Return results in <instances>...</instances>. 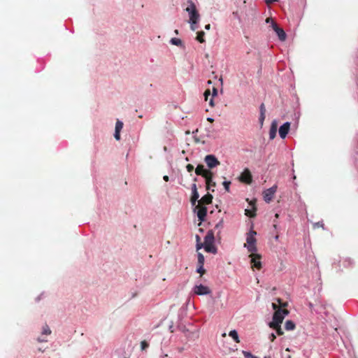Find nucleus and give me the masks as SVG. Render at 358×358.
Instances as JSON below:
<instances>
[{"label": "nucleus", "mask_w": 358, "mask_h": 358, "mask_svg": "<svg viewBox=\"0 0 358 358\" xmlns=\"http://www.w3.org/2000/svg\"><path fill=\"white\" fill-rule=\"evenodd\" d=\"M289 311L287 309H278L274 312L273 315V320L269 323V326L277 327L278 324H281L284 317L288 315Z\"/></svg>", "instance_id": "3"}, {"label": "nucleus", "mask_w": 358, "mask_h": 358, "mask_svg": "<svg viewBox=\"0 0 358 358\" xmlns=\"http://www.w3.org/2000/svg\"><path fill=\"white\" fill-rule=\"evenodd\" d=\"M278 189V186L276 185H274L271 187L266 189L263 192V196L264 199L266 203H270L274 196V194H275Z\"/></svg>", "instance_id": "5"}, {"label": "nucleus", "mask_w": 358, "mask_h": 358, "mask_svg": "<svg viewBox=\"0 0 358 358\" xmlns=\"http://www.w3.org/2000/svg\"><path fill=\"white\" fill-rule=\"evenodd\" d=\"M285 329L287 331L294 330L295 329V324L292 320H287L285 322Z\"/></svg>", "instance_id": "21"}, {"label": "nucleus", "mask_w": 358, "mask_h": 358, "mask_svg": "<svg viewBox=\"0 0 358 358\" xmlns=\"http://www.w3.org/2000/svg\"><path fill=\"white\" fill-rule=\"evenodd\" d=\"M253 358H258V357H255V356Z\"/></svg>", "instance_id": "56"}, {"label": "nucleus", "mask_w": 358, "mask_h": 358, "mask_svg": "<svg viewBox=\"0 0 358 358\" xmlns=\"http://www.w3.org/2000/svg\"><path fill=\"white\" fill-rule=\"evenodd\" d=\"M243 354L245 358H253L255 357L250 352H247V351H243Z\"/></svg>", "instance_id": "32"}, {"label": "nucleus", "mask_w": 358, "mask_h": 358, "mask_svg": "<svg viewBox=\"0 0 358 358\" xmlns=\"http://www.w3.org/2000/svg\"><path fill=\"white\" fill-rule=\"evenodd\" d=\"M256 210L257 209H256L255 207H254L252 208V210L246 209L245 210V215H247V216H248L250 217H254L256 215V213H255Z\"/></svg>", "instance_id": "23"}, {"label": "nucleus", "mask_w": 358, "mask_h": 358, "mask_svg": "<svg viewBox=\"0 0 358 358\" xmlns=\"http://www.w3.org/2000/svg\"><path fill=\"white\" fill-rule=\"evenodd\" d=\"M192 195L191 196L190 201H191L192 206H194L199 197V194L197 192L196 185L195 183H194L192 186Z\"/></svg>", "instance_id": "15"}, {"label": "nucleus", "mask_w": 358, "mask_h": 358, "mask_svg": "<svg viewBox=\"0 0 358 358\" xmlns=\"http://www.w3.org/2000/svg\"><path fill=\"white\" fill-rule=\"evenodd\" d=\"M51 334V330L50 329V327H48V324H45L43 327V330H42V335H50Z\"/></svg>", "instance_id": "25"}, {"label": "nucleus", "mask_w": 358, "mask_h": 358, "mask_svg": "<svg viewBox=\"0 0 358 358\" xmlns=\"http://www.w3.org/2000/svg\"><path fill=\"white\" fill-rule=\"evenodd\" d=\"M288 358H292L290 355L288 356Z\"/></svg>", "instance_id": "55"}, {"label": "nucleus", "mask_w": 358, "mask_h": 358, "mask_svg": "<svg viewBox=\"0 0 358 358\" xmlns=\"http://www.w3.org/2000/svg\"><path fill=\"white\" fill-rule=\"evenodd\" d=\"M257 232L254 230H250L247 234L246 243L244 244V247L248 249L249 252H256L257 251V239L255 236Z\"/></svg>", "instance_id": "2"}, {"label": "nucleus", "mask_w": 358, "mask_h": 358, "mask_svg": "<svg viewBox=\"0 0 358 358\" xmlns=\"http://www.w3.org/2000/svg\"><path fill=\"white\" fill-rule=\"evenodd\" d=\"M229 336H231L236 343H239L240 340L238 338V333L236 330H231L229 334Z\"/></svg>", "instance_id": "22"}, {"label": "nucleus", "mask_w": 358, "mask_h": 358, "mask_svg": "<svg viewBox=\"0 0 358 358\" xmlns=\"http://www.w3.org/2000/svg\"><path fill=\"white\" fill-rule=\"evenodd\" d=\"M213 172H211V175H208L205 178L207 190H210L212 187H215L216 186V182L213 181Z\"/></svg>", "instance_id": "17"}, {"label": "nucleus", "mask_w": 358, "mask_h": 358, "mask_svg": "<svg viewBox=\"0 0 358 358\" xmlns=\"http://www.w3.org/2000/svg\"><path fill=\"white\" fill-rule=\"evenodd\" d=\"M205 29L207 30H209L210 29V24H206L205 26Z\"/></svg>", "instance_id": "45"}, {"label": "nucleus", "mask_w": 358, "mask_h": 358, "mask_svg": "<svg viewBox=\"0 0 358 358\" xmlns=\"http://www.w3.org/2000/svg\"><path fill=\"white\" fill-rule=\"evenodd\" d=\"M223 227V220H220L215 227V229Z\"/></svg>", "instance_id": "36"}, {"label": "nucleus", "mask_w": 358, "mask_h": 358, "mask_svg": "<svg viewBox=\"0 0 358 358\" xmlns=\"http://www.w3.org/2000/svg\"><path fill=\"white\" fill-rule=\"evenodd\" d=\"M207 120H208V122H214V120H213V118H211V117H208V118H207Z\"/></svg>", "instance_id": "47"}, {"label": "nucleus", "mask_w": 358, "mask_h": 358, "mask_svg": "<svg viewBox=\"0 0 358 358\" xmlns=\"http://www.w3.org/2000/svg\"><path fill=\"white\" fill-rule=\"evenodd\" d=\"M37 340H38V342H40V343H41V342H47V341H48V340H47V339H45V338H41V337L38 338V339H37Z\"/></svg>", "instance_id": "43"}, {"label": "nucleus", "mask_w": 358, "mask_h": 358, "mask_svg": "<svg viewBox=\"0 0 358 358\" xmlns=\"http://www.w3.org/2000/svg\"><path fill=\"white\" fill-rule=\"evenodd\" d=\"M196 241H197V243H198V242H199V241H200V237H199L198 235H196Z\"/></svg>", "instance_id": "49"}, {"label": "nucleus", "mask_w": 358, "mask_h": 358, "mask_svg": "<svg viewBox=\"0 0 358 358\" xmlns=\"http://www.w3.org/2000/svg\"><path fill=\"white\" fill-rule=\"evenodd\" d=\"M214 239V232L212 230L208 231L205 236L203 244L213 243Z\"/></svg>", "instance_id": "18"}, {"label": "nucleus", "mask_w": 358, "mask_h": 358, "mask_svg": "<svg viewBox=\"0 0 358 358\" xmlns=\"http://www.w3.org/2000/svg\"><path fill=\"white\" fill-rule=\"evenodd\" d=\"M290 129V123L287 122L280 126L279 129V135L282 138H285Z\"/></svg>", "instance_id": "12"}, {"label": "nucleus", "mask_w": 358, "mask_h": 358, "mask_svg": "<svg viewBox=\"0 0 358 358\" xmlns=\"http://www.w3.org/2000/svg\"><path fill=\"white\" fill-rule=\"evenodd\" d=\"M259 110H260V114L265 115V113H266V108H265L264 103H262L260 105Z\"/></svg>", "instance_id": "33"}, {"label": "nucleus", "mask_w": 358, "mask_h": 358, "mask_svg": "<svg viewBox=\"0 0 358 358\" xmlns=\"http://www.w3.org/2000/svg\"><path fill=\"white\" fill-rule=\"evenodd\" d=\"M149 345L145 341H143L141 342V348L142 350H145L147 348H148Z\"/></svg>", "instance_id": "30"}, {"label": "nucleus", "mask_w": 358, "mask_h": 358, "mask_svg": "<svg viewBox=\"0 0 358 358\" xmlns=\"http://www.w3.org/2000/svg\"><path fill=\"white\" fill-rule=\"evenodd\" d=\"M276 300H277L278 303H279L280 308H279L276 303H273L272 308L273 310H275V311H276V310H278V309H282V308H285V306H287V303H283L280 299L278 298Z\"/></svg>", "instance_id": "20"}, {"label": "nucleus", "mask_w": 358, "mask_h": 358, "mask_svg": "<svg viewBox=\"0 0 358 358\" xmlns=\"http://www.w3.org/2000/svg\"><path fill=\"white\" fill-rule=\"evenodd\" d=\"M162 358H169V356L167 354L162 356Z\"/></svg>", "instance_id": "50"}, {"label": "nucleus", "mask_w": 358, "mask_h": 358, "mask_svg": "<svg viewBox=\"0 0 358 358\" xmlns=\"http://www.w3.org/2000/svg\"><path fill=\"white\" fill-rule=\"evenodd\" d=\"M171 44L177 45V46L182 45V41L180 38H171Z\"/></svg>", "instance_id": "27"}, {"label": "nucleus", "mask_w": 358, "mask_h": 358, "mask_svg": "<svg viewBox=\"0 0 358 358\" xmlns=\"http://www.w3.org/2000/svg\"><path fill=\"white\" fill-rule=\"evenodd\" d=\"M124 358H129V356H125Z\"/></svg>", "instance_id": "53"}, {"label": "nucleus", "mask_w": 358, "mask_h": 358, "mask_svg": "<svg viewBox=\"0 0 358 358\" xmlns=\"http://www.w3.org/2000/svg\"><path fill=\"white\" fill-rule=\"evenodd\" d=\"M217 90L215 87L213 88V96H217Z\"/></svg>", "instance_id": "40"}, {"label": "nucleus", "mask_w": 358, "mask_h": 358, "mask_svg": "<svg viewBox=\"0 0 358 358\" xmlns=\"http://www.w3.org/2000/svg\"><path fill=\"white\" fill-rule=\"evenodd\" d=\"M276 336L274 334H271L270 336H269V339L271 342L274 341V340L275 339Z\"/></svg>", "instance_id": "38"}, {"label": "nucleus", "mask_w": 358, "mask_h": 358, "mask_svg": "<svg viewBox=\"0 0 358 358\" xmlns=\"http://www.w3.org/2000/svg\"><path fill=\"white\" fill-rule=\"evenodd\" d=\"M194 210L196 212V215L199 221H204L207 215V208L204 206L198 204L196 206Z\"/></svg>", "instance_id": "7"}, {"label": "nucleus", "mask_w": 358, "mask_h": 358, "mask_svg": "<svg viewBox=\"0 0 358 358\" xmlns=\"http://www.w3.org/2000/svg\"><path fill=\"white\" fill-rule=\"evenodd\" d=\"M239 180L246 184H251L252 182V176L248 169H245L241 176H239Z\"/></svg>", "instance_id": "8"}, {"label": "nucleus", "mask_w": 358, "mask_h": 358, "mask_svg": "<svg viewBox=\"0 0 358 358\" xmlns=\"http://www.w3.org/2000/svg\"><path fill=\"white\" fill-rule=\"evenodd\" d=\"M204 264V257L203 255L199 252L198 253V265H203Z\"/></svg>", "instance_id": "28"}, {"label": "nucleus", "mask_w": 358, "mask_h": 358, "mask_svg": "<svg viewBox=\"0 0 358 358\" xmlns=\"http://www.w3.org/2000/svg\"><path fill=\"white\" fill-rule=\"evenodd\" d=\"M278 0H265V2L266 4L269 5L275 1H277Z\"/></svg>", "instance_id": "42"}, {"label": "nucleus", "mask_w": 358, "mask_h": 358, "mask_svg": "<svg viewBox=\"0 0 358 358\" xmlns=\"http://www.w3.org/2000/svg\"><path fill=\"white\" fill-rule=\"evenodd\" d=\"M273 22H274L272 18H270V17H267L266 20V23H270V22L271 23V27H273Z\"/></svg>", "instance_id": "39"}, {"label": "nucleus", "mask_w": 358, "mask_h": 358, "mask_svg": "<svg viewBox=\"0 0 358 358\" xmlns=\"http://www.w3.org/2000/svg\"><path fill=\"white\" fill-rule=\"evenodd\" d=\"M265 358H266V357H265Z\"/></svg>", "instance_id": "57"}, {"label": "nucleus", "mask_w": 358, "mask_h": 358, "mask_svg": "<svg viewBox=\"0 0 358 358\" xmlns=\"http://www.w3.org/2000/svg\"><path fill=\"white\" fill-rule=\"evenodd\" d=\"M249 257L250 258L251 268L252 269L257 268V270H260L262 267L261 262L262 256L259 254L251 252L249 255Z\"/></svg>", "instance_id": "4"}, {"label": "nucleus", "mask_w": 358, "mask_h": 358, "mask_svg": "<svg viewBox=\"0 0 358 358\" xmlns=\"http://www.w3.org/2000/svg\"><path fill=\"white\" fill-rule=\"evenodd\" d=\"M204 249L208 252H211L215 254L217 252V249L214 246L213 243L210 244H203Z\"/></svg>", "instance_id": "19"}, {"label": "nucleus", "mask_w": 358, "mask_h": 358, "mask_svg": "<svg viewBox=\"0 0 358 358\" xmlns=\"http://www.w3.org/2000/svg\"><path fill=\"white\" fill-rule=\"evenodd\" d=\"M196 271L201 274V275H203L206 272V270L203 268V265H198Z\"/></svg>", "instance_id": "29"}, {"label": "nucleus", "mask_w": 358, "mask_h": 358, "mask_svg": "<svg viewBox=\"0 0 358 358\" xmlns=\"http://www.w3.org/2000/svg\"><path fill=\"white\" fill-rule=\"evenodd\" d=\"M163 178H164V180L165 181H168L169 180V176H164Z\"/></svg>", "instance_id": "48"}, {"label": "nucleus", "mask_w": 358, "mask_h": 358, "mask_svg": "<svg viewBox=\"0 0 358 358\" xmlns=\"http://www.w3.org/2000/svg\"><path fill=\"white\" fill-rule=\"evenodd\" d=\"M204 161L209 169H213L220 164L218 159L213 155H206Z\"/></svg>", "instance_id": "6"}, {"label": "nucleus", "mask_w": 358, "mask_h": 358, "mask_svg": "<svg viewBox=\"0 0 358 358\" xmlns=\"http://www.w3.org/2000/svg\"><path fill=\"white\" fill-rule=\"evenodd\" d=\"M211 83H212L211 80L208 81V84H211Z\"/></svg>", "instance_id": "52"}, {"label": "nucleus", "mask_w": 358, "mask_h": 358, "mask_svg": "<svg viewBox=\"0 0 358 358\" xmlns=\"http://www.w3.org/2000/svg\"><path fill=\"white\" fill-rule=\"evenodd\" d=\"M188 6L185 8V11L189 13V20L192 30L196 29L195 24L199 22L200 15L196 9V5L192 0L187 1Z\"/></svg>", "instance_id": "1"}, {"label": "nucleus", "mask_w": 358, "mask_h": 358, "mask_svg": "<svg viewBox=\"0 0 358 358\" xmlns=\"http://www.w3.org/2000/svg\"><path fill=\"white\" fill-rule=\"evenodd\" d=\"M269 327L271 329H275L278 336H282L284 334L282 329H281L280 324H278V326L276 327H273V326H269Z\"/></svg>", "instance_id": "26"}, {"label": "nucleus", "mask_w": 358, "mask_h": 358, "mask_svg": "<svg viewBox=\"0 0 358 358\" xmlns=\"http://www.w3.org/2000/svg\"><path fill=\"white\" fill-rule=\"evenodd\" d=\"M222 184H223L226 191L229 192V186L231 185V182L230 181H224Z\"/></svg>", "instance_id": "31"}, {"label": "nucleus", "mask_w": 358, "mask_h": 358, "mask_svg": "<svg viewBox=\"0 0 358 358\" xmlns=\"http://www.w3.org/2000/svg\"><path fill=\"white\" fill-rule=\"evenodd\" d=\"M213 198V196L210 193H208L202 196L199 201H198V204L201 206L210 204L212 203Z\"/></svg>", "instance_id": "13"}, {"label": "nucleus", "mask_w": 358, "mask_h": 358, "mask_svg": "<svg viewBox=\"0 0 358 358\" xmlns=\"http://www.w3.org/2000/svg\"><path fill=\"white\" fill-rule=\"evenodd\" d=\"M122 127L123 123L117 120L115 124V131L114 134V137L117 141H119L120 139V131Z\"/></svg>", "instance_id": "16"}, {"label": "nucleus", "mask_w": 358, "mask_h": 358, "mask_svg": "<svg viewBox=\"0 0 358 358\" xmlns=\"http://www.w3.org/2000/svg\"><path fill=\"white\" fill-rule=\"evenodd\" d=\"M264 120H265V115L260 114L259 120V123H260L261 126L263 125Z\"/></svg>", "instance_id": "34"}, {"label": "nucleus", "mask_w": 358, "mask_h": 358, "mask_svg": "<svg viewBox=\"0 0 358 358\" xmlns=\"http://www.w3.org/2000/svg\"><path fill=\"white\" fill-rule=\"evenodd\" d=\"M186 169L187 171L190 173L194 170V166L190 164H188L186 166Z\"/></svg>", "instance_id": "35"}, {"label": "nucleus", "mask_w": 358, "mask_h": 358, "mask_svg": "<svg viewBox=\"0 0 358 358\" xmlns=\"http://www.w3.org/2000/svg\"><path fill=\"white\" fill-rule=\"evenodd\" d=\"M278 129V122L276 120H273L271 123V128L269 130V138L273 140L276 136Z\"/></svg>", "instance_id": "14"}, {"label": "nucleus", "mask_w": 358, "mask_h": 358, "mask_svg": "<svg viewBox=\"0 0 358 358\" xmlns=\"http://www.w3.org/2000/svg\"><path fill=\"white\" fill-rule=\"evenodd\" d=\"M204 35H205V33L203 31L197 32L196 40L201 43H204L205 42Z\"/></svg>", "instance_id": "24"}, {"label": "nucleus", "mask_w": 358, "mask_h": 358, "mask_svg": "<svg viewBox=\"0 0 358 358\" xmlns=\"http://www.w3.org/2000/svg\"><path fill=\"white\" fill-rule=\"evenodd\" d=\"M210 292V288L203 285H196L194 287V293L197 295H206Z\"/></svg>", "instance_id": "9"}, {"label": "nucleus", "mask_w": 358, "mask_h": 358, "mask_svg": "<svg viewBox=\"0 0 358 358\" xmlns=\"http://www.w3.org/2000/svg\"><path fill=\"white\" fill-rule=\"evenodd\" d=\"M210 94V90H206L204 92V96H205V99L206 100H208V96Z\"/></svg>", "instance_id": "37"}, {"label": "nucleus", "mask_w": 358, "mask_h": 358, "mask_svg": "<svg viewBox=\"0 0 358 358\" xmlns=\"http://www.w3.org/2000/svg\"><path fill=\"white\" fill-rule=\"evenodd\" d=\"M209 104H210L211 106H214L213 99H210V101H209Z\"/></svg>", "instance_id": "46"}, {"label": "nucleus", "mask_w": 358, "mask_h": 358, "mask_svg": "<svg viewBox=\"0 0 358 358\" xmlns=\"http://www.w3.org/2000/svg\"><path fill=\"white\" fill-rule=\"evenodd\" d=\"M272 28L275 31V32L276 33L279 39L281 41H284L286 39V34H285V31L282 28L279 27L278 26V24H276V22H273V27Z\"/></svg>", "instance_id": "10"}, {"label": "nucleus", "mask_w": 358, "mask_h": 358, "mask_svg": "<svg viewBox=\"0 0 358 358\" xmlns=\"http://www.w3.org/2000/svg\"><path fill=\"white\" fill-rule=\"evenodd\" d=\"M275 239H276V240H277V239H278V236H275Z\"/></svg>", "instance_id": "54"}, {"label": "nucleus", "mask_w": 358, "mask_h": 358, "mask_svg": "<svg viewBox=\"0 0 358 358\" xmlns=\"http://www.w3.org/2000/svg\"><path fill=\"white\" fill-rule=\"evenodd\" d=\"M203 246V244L198 242L196 244V250H200Z\"/></svg>", "instance_id": "41"}, {"label": "nucleus", "mask_w": 358, "mask_h": 358, "mask_svg": "<svg viewBox=\"0 0 358 358\" xmlns=\"http://www.w3.org/2000/svg\"><path fill=\"white\" fill-rule=\"evenodd\" d=\"M315 227H323V223H322V222H317V223H315Z\"/></svg>", "instance_id": "44"}, {"label": "nucleus", "mask_w": 358, "mask_h": 358, "mask_svg": "<svg viewBox=\"0 0 358 358\" xmlns=\"http://www.w3.org/2000/svg\"><path fill=\"white\" fill-rule=\"evenodd\" d=\"M175 33H176V34H178V31L177 29H176V30H175Z\"/></svg>", "instance_id": "51"}, {"label": "nucleus", "mask_w": 358, "mask_h": 358, "mask_svg": "<svg viewBox=\"0 0 358 358\" xmlns=\"http://www.w3.org/2000/svg\"><path fill=\"white\" fill-rule=\"evenodd\" d=\"M211 172L209 170H206L204 169V166L202 165V164H199L196 169H195V173L197 176H201L202 177H203L204 178L208 176V175H211Z\"/></svg>", "instance_id": "11"}]
</instances>
